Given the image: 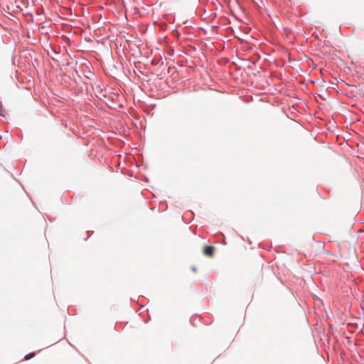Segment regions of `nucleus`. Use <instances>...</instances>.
I'll return each instance as SVG.
<instances>
[{"label":"nucleus","instance_id":"nucleus-2","mask_svg":"<svg viewBox=\"0 0 364 364\" xmlns=\"http://www.w3.org/2000/svg\"><path fill=\"white\" fill-rule=\"evenodd\" d=\"M35 355H36V353H35L34 352H33V353H30L27 354V355L24 357V359H25L26 360H29V359H31V358H33V357L35 356Z\"/></svg>","mask_w":364,"mask_h":364},{"label":"nucleus","instance_id":"nucleus-3","mask_svg":"<svg viewBox=\"0 0 364 364\" xmlns=\"http://www.w3.org/2000/svg\"><path fill=\"white\" fill-rule=\"evenodd\" d=\"M4 109L3 108V105H2L1 102L0 101V115L4 117Z\"/></svg>","mask_w":364,"mask_h":364},{"label":"nucleus","instance_id":"nucleus-1","mask_svg":"<svg viewBox=\"0 0 364 364\" xmlns=\"http://www.w3.org/2000/svg\"><path fill=\"white\" fill-rule=\"evenodd\" d=\"M215 247L213 246H205L203 248V254L208 256L212 257L214 254Z\"/></svg>","mask_w":364,"mask_h":364}]
</instances>
